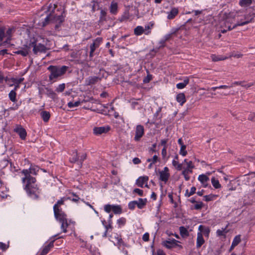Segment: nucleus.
<instances>
[{"label": "nucleus", "instance_id": "nucleus-34", "mask_svg": "<svg viewBox=\"0 0 255 255\" xmlns=\"http://www.w3.org/2000/svg\"><path fill=\"white\" fill-rule=\"evenodd\" d=\"M110 9V12L112 13L115 14L117 12V9H118L117 3L116 2L113 1L111 3Z\"/></svg>", "mask_w": 255, "mask_h": 255}, {"label": "nucleus", "instance_id": "nucleus-12", "mask_svg": "<svg viewBox=\"0 0 255 255\" xmlns=\"http://www.w3.org/2000/svg\"><path fill=\"white\" fill-rule=\"evenodd\" d=\"M102 41V38L101 37H98L95 39L93 42L90 45V51L89 56L90 57H93V53L95 50L100 46L101 43Z\"/></svg>", "mask_w": 255, "mask_h": 255}, {"label": "nucleus", "instance_id": "nucleus-26", "mask_svg": "<svg viewBox=\"0 0 255 255\" xmlns=\"http://www.w3.org/2000/svg\"><path fill=\"white\" fill-rule=\"evenodd\" d=\"M24 80V78H12L11 79L12 82L14 85V90H17L19 88V84Z\"/></svg>", "mask_w": 255, "mask_h": 255}, {"label": "nucleus", "instance_id": "nucleus-52", "mask_svg": "<svg viewBox=\"0 0 255 255\" xmlns=\"http://www.w3.org/2000/svg\"><path fill=\"white\" fill-rule=\"evenodd\" d=\"M126 223V219L125 218H120L117 221V223L118 224L119 226L121 227V226L124 225Z\"/></svg>", "mask_w": 255, "mask_h": 255}, {"label": "nucleus", "instance_id": "nucleus-44", "mask_svg": "<svg viewBox=\"0 0 255 255\" xmlns=\"http://www.w3.org/2000/svg\"><path fill=\"white\" fill-rule=\"evenodd\" d=\"M65 88V84L64 83L59 84L56 88L55 91L58 93H61L64 91Z\"/></svg>", "mask_w": 255, "mask_h": 255}, {"label": "nucleus", "instance_id": "nucleus-48", "mask_svg": "<svg viewBox=\"0 0 255 255\" xmlns=\"http://www.w3.org/2000/svg\"><path fill=\"white\" fill-rule=\"evenodd\" d=\"M137 204V201H133L128 203V208L133 210L135 208Z\"/></svg>", "mask_w": 255, "mask_h": 255}, {"label": "nucleus", "instance_id": "nucleus-53", "mask_svg": "<svg viewBox=\"0 0 255 255\" xmlns=\"http://www.w3.org/2000/svg\"><path fill=\"white\" fill-rule=\"evenodd\" d=\"M152 26H153V24H151L150 26L149 25H147L145 26V28H144V30L145 31H144L145 34L147 35L150 32V31L149 30V29L151 28V27Z\"/></svg>", "mask_w": 255, "mask_h": 255}, {"label": "nucleus", "instance_id": "nucleus-11", "mask_svg": "<svg viewBox=\"0 0 255 255\" xmlns=\"http://www.w3.org/2000/svg\"><path fill=\"white\" fill-rule=\"evenodd\" d=\"M30 50L29 44L28 43L20 47L17 51H14V53L16 54L21 55L23 57H25L29 54Z\"/></svg>", "mask_w": 255, "mask_h": 255}, {"label": "nucleus", "instance_id": "nucleus-7", "mask_svg": "<svg viewBox=\"0 0 255 255\" xmlns=\"http://www.w3.org/2000/svg\"><path fill=\"white\" fill-rule=\"evenodd\" d=\"M55 219L61 224V229L63 233H66L67 232V228H68L70 221H68L67 219V215L65 214L60 215L57 217H55Z\"/></svg>", "mask_w": 255, "mask_h": 255}, {"label": "nucleus", "instance_id": "nucleus-61", "mask_svg": "<svg viewBox=\"0 0 255 255\" xmlns=\"http://www.w3.org/2000/svg\"><path fill=\"white\" fill-rule=\"evenodd\" d=\"M132 162L134 164H138L141 162V160L137 157H135L133 159Z\"/></svg>", "mask_w": 255, "mask_h": 255}, {"label": "nucleus", "instance_id": "nucleus-51", "mask_svg": "<svg viewBox=\"0 0 255 255\" xmlns=\"http://www.w3.org/2000/svg\"><path fill=\"white\" fill-rule=\"evenodd\" d=\"M226 229L222 228V230H218L217 231V234L218 236H225V234L227 233V232H225Z\"/></svg>", "mask_w": 255, "mask_h": 255}, {"label": "nucleus", "instance_id": "nucleus-28", "mask_svg": "<svg viewBox=\"0 0 255 255\" xmlns=\"http://www.w3.org/2000/svg\"><path fill=\"white\" fill-rule=\"evenodd\" d=\"M146 203H147V199L146 198H145V199L139 198L138 201H137L136 206L138 207V208L141 209H143L145 207V206L146 204Z\"/></svg>", "mask_w": 255, "mask_h": 255}, {"label": "nucleus", "instance_id": "nucleus-2", "mask_svg": "<svg viewBox=\"0 0 255 255\" xmlns=\"http://www.w3.org/2000/svg\"><path fill=\"white\" fill-rule=\"evenodd\" d=\"M69 67L67 66L50 65L47 70L50 71L49 79L55 82L57 79L61 78L67 71Z\"/></svg>", "mask_w": 255, "mask_h": 255}, {"label": "nucleus", "instance_id": "nucleus-13", "mask_svg": "<svg viewBox=\"0 0 255 255\" xmlns=\"http://www.w3.org/2000/svg\"><path fill=\"white\" fill-rule=\"evenodd\" d=\"M13 130L19 135L21 139L24 140L26 138L27 135L26 130L21 125H16Z\"/></svg>", "mask_w": 255, "mask_h": 255}, {"label": "nucleus", "instance_id": "nucleus-21", "mask_svg": "<svg viewBox=\"0 0 255 255\" xmlns=\"http://www.w3.org/2000/svg\"><path fill=\"white\" fill-rule=\"evenodd\" d=\"M178 9L176 7H173L171 10L168 12L167 18L168 19H173L178 13Z\"/></svg>", "mask_w": 255, "mask_h": 255}, {"label": "nucleus", "instance_id": "nucleus-10", "mask_svg": "<svg viewBox=\"0 0 255 255\" xmlns=\"http://www.w3.org/2000/svg\"><path fill=\"white\" fill-rule=\"evenodd\" d=\"M178 241L175 240H169L168 241H165L163 242V245L167 249L172 248H179L181 249L182 246L178 244Z\"/></svg>", "mask_w": 255, "mask_h": 255}, {"label": "nucleus", "instance_id": "nucleus-19", "mask_svg": "<svg viewBox=\"0 0 255 255\" xmlns=\"http://www.w3.org/2000/svg\"><path fill=\"white\" fill-rule=\"evenodd\" d=\"M117 240V246H118V248L119 249V250L122 251L123 253L125 254V255H127V251L126 250H125V248L127 246L124 244L122 239L119 237H118Z\"/></svg>", "mask_w": 255, "mask_h": 255}, {"label": "nucleus", "instance_id": "nucleus-64", "mask_svg": "<svg viewBox=\"0 0 255 255\" xmlns=\"http://www.w3.org/2000/svg\"><path fill=\"white\" fill-rule=\"evenodd\" d=\"M72 195L75 197V198H74L72 199H71V200L72 201H73V202H77V201H79V200L80 199V198L78 196H77L74 193H72Z\"/></svg>", "mask_w": 255, "mask_h": 255}, {"label": "nucleus", "instance_id": "nucleus-15", "mask_svg": "<svg viewBox=\"0 0 255 255\" xmlns=\"http://www.w3.org/2000/svg\"><path fill=\"white\" fill-rule=\"evenodd\" d=\"M144 134V128L142 126L138 125L136 126L135 130V135L134 140L138 141Z\"/></svg>", "mask_w": 255, "mask_h": 255}, {"label": "nucleus", "instance_id": "nucleus-50", "mask_svg": "<svg viewBox=\"0 0 255 255\" xmlns=\"http://www.w3.org/2000/svg\"><path fill=\"white\" fill-rule=\"evenodd\" d=\"M48 93L47 94L48 96L53 99H54L56 97V94L52 90H49L48 91Z\"/></svg>", "mask_w": 255, "mask_h": 255}, {"label": "nucleus", "instance_id": "nucleus-25", "mask_svg": "<svg viewBox=\"0 0 255 255\" xmlns=\"http://www.w3.org/2000/svg\"><path fill=\"white\" fill-rule=\"evenodd\" d=\"M148 180L147 176H141L139 177L136 180V184L140 187H142L144 183H146Z\"/></svg>", "mask_w": 255, "mask_h": 255}, {"label": "nucleus", "instance_id": "nucleus-23", "mask_svg": "<svg viewBox=\"0 0 255 255\" xmlns=\"http://www.w3.org/2000/svg\"><path fill=\"white\" fill-rule=\"evenodd\" d=\"M205 243L203 235L201 233L199 232L197 234L196 247L197 248H200Z\"/></svg>", "mask_w": 255, "mask_h": 255}, {"label": "nucleus", "instance_id": "nucleus-49", "mask_svg": "<svg viewBox=\"0 0 255 255\" xmlns=\"http://www.w3.org/2000/svg\"><path fill=\"white\" fill-rule=\"evenodd\" d=\"M187 152L186 150V145H182L180 150V154L184 156L187 154Z\"/></svg>", "mask_w": 255, "mask_h": 255}, {"label": "nucleus", "instance_id": "nucleus-5", "mask_svg": "<svg viewBox=\"0 0 255 255\" xmlns=\"http://www.w3.org/2000/svg\"><path fill=\"white\" fill-rule=\"evenodd\" d=\"M52 18H53L54 21L57 23L55 25L56 29H58L61 23H62L64 20V17L62 15L53 17V15L50 13L48 14L44 18V21L42 22V26H45L50 20H52Z\"/></svg>", "mask_w": 255, "mask_h": 255}, {"label": "nucleus", "instance_id": "nucleus-31", "mask_svg": "<svg viewBox=\"0 0 255 255\" xmlns=\"http://www.w3.org/2000/svg\"><path fill=\"white\" fill-rule=\"evenodd\" d=\"M189 82V80L188 78H185L184 80V81L182 83H178L177 85H176V87L177 88H178V89H183L188 84Z\"/></svg>", "mask_w": 255, "mask_h": 255}, {"label": "nucleus", "instance_id": "nucleus-56", "mask_svg": "<svg viewBox=\"0 0 255 255\" xmlns=\"http://www.w3.org/2000/svg\"><path fill=\"white\" fill-rule=\"evenodd\" d=\"M203 206V203L200 202L196 204L194 206V208L196 210H200L202 208Z\"/></svg>", "mask_w": 255, "mask_h": 255}, {"label": "nucleus", "instance_id": "nucleus-45", "mask_svg": "<svg viewBox=\"0 0 255 255\" xmlns=\"http://www.w3.org/2000/svg\"><path fill=\"white\" fill-rule=\"evenodd\" d=\"M107 12L104 9H101L100 11V17L99 19V21H102L106 19Z\"/></svg>", "mask_w": 255, "mask_h": 255}, {"label": "nucleus", "instance_id": "nucleus-47", "mask_svg": "<svg viewBox=\"0 0 255 255\" xmlns=\"http://www.w3.org/2000/svg\"><path fill=\"white\" fill-rule=\"evenodd\" d=\"M232 86H227V85H221L220 86H218V87H212L211 88V90H212L213 91H215L217 89H228V88H232Z\"/></svg>", "mask_w": 255, "mask_h": 255}, {"label": "nucleus", "instance_id": "nucleus-6", "mask_svg": "<svg viewBox=\"0 0 255 255\" xmlns=\"http://www.w3.org/2000/svg\"><path fill=\"white\" fill-rule=\"evenodd\" d=\"M68 199H71L70 197H62L59 200L57 203L53 206V211L54 217L60 216V215L65 214L64 212L62 210L61 206L63 205L64 202Z\"/></svg>", "mask_w": 255, "mask_h": 255}, {"label": "nucleus", "instance_id": "nucleus-33", "mask_svg": "<svg viewBox=\"0 0 255 255\" xmlns=\"http://www.w3.org/2000/svg\"><path fill=\"white\" fill-rule=\"evenodd\" d=\"M15 91L16 90H12L8 94V97L12 102H15L16 101V93Z\"/></svg>", "mask_w": 255, "mask_h": 255}, {"label": "nucleus", "instance_id": "nucleus-20", "mask_svg": "<svg viewBox=\"0 0 255 255\" xmlns=\"http://www.w3.org/2000/svg\"><path fill=\"white\" fill-rule=\"evenodd\" d=\"M179 29L178 28H176L175 29H174V30H173L172 32H171V33H169V34H166L165 36H164V40H162L160 41V43H164L165 41H168L169 40V39H170L173 36H175L176 35V33L177 32V31H178Z\"/></svg>", "mask_w": 255, "mask_h": 255}, {"label": "nucleus", "instance_id": "nucleus-40", "mask_svg": "<svg viewBox=\"0 0 255 255\" xmlns=\"http://www.w3.org/2000/svg\"><path fill=\"white\" fill-rule=\"evenodd\" d=\"M81 102L80 101H76V102H69L68 103V107L70 108H73L74 107H77L79 106Z\"/></svg>", "mask_w": 255, "mask_h": 255}, {"label": "nucleus", "instance_id": "nucleus-1", "mask_svg": "<svg viewBox=\"0 0 255 255\" xmlns=\"http://www.w3.org/2000/svg\"><path fill=\"white\" fill-rule=\"evenodd\" d=\"M39 170L38 166L31 165L28 169H24L20 171L21 182L24 190L27 195L33 199H37L39 193V187L36 184V179L31 175H36Z\"/></svg>", "mask_w": 255, "mask_h": 255}, {"label": "nucleus", "instance_id": "nucleus-46", "mask_svg": "<svg viewBox=\"0 0 255 255\" xmlns=\"http://www.w3.org/2000/svg\"><path fill=\"white\" fill-rule=\"evenodd\" d=\"M211 58H212V60L213 61H215V62L218 61H221V60H224L226 59V57L223 58V57H222L221 56H216L215 55H211Z\"/></svg>", "mask_w": 255, "mask_h": 255}, {"label": "nucleus", "instance_id": "nucleus-39", "mask_svg": "<svg viewBox=\"0 0 255 255\" xmlns=\"http://www.w3.org/2000/svg\"><path fill=\"white\" fill-rule=\"evenodd\" d=\"M108 224H106L105 220L102 221V223L103 225L104 226L106 230L107 231H108L109 229H112V221H108Z\"/></svg>", "mask_w": 255, "mask_h": 255}, {"label": "nucleus", "instance_id": "nucleus-60", "mask_svg": "<svg viewBox=\"0 0 255 255\" xmlns=\"http://www.w3.org/2000/svg\"><path fill=\"white\" fill-rule=\"evenodd\" d=\"M187 168L186 169H189L192 170V168L194 167V165H193L192 162L191 161H190L188 162H187Z\"/></svg>", "mask_w": 255, "mask_h": 255}, {"label": "nucleus", "instance_id": "nucleus-8", "mask_svg": "<svg viewBox=\"0 0 255 255\" xmlns=\"http://www.w3.org/2000/svg\"><path fill=\"white\" fill-rule=\"evenodd\" d=\"M250 20H248L246 21L243 22H238L236 24H235L233 27L231 26V23L232 22V20L229 17H227L225 21V27L227 28L228 31L231 30L235 28L238 26H242L245 24H247L250 22Z\"/></svg>", "mask_w": 255, "mask_h": 255}, {"label": "nucleus", "instance_id": "nucleus-3", "mask_svg": "<svg viewBox=\"0 0 255 255\" xmlns=\"http://www.w3.org/2000/svg\"><path fill=\"white\" fill-rule=\"evenodd\" d=\"M14 31V28L13 27L7 28L4 26L0 27V42L4 39L6 42L10 41Z\"/></svg>", "mask_w": 255, "mask_h": 255}, {"label": "nucleus", "instance_id": "nucleus-17", "mask_svg": "<svg viewBox=\"0 0 255 255\" xmlns=\"http://www.w3.org/2000/svg\"><path fill=\"white\" fill-rule=\"evenodd\" d=\"M101 78L98 76H90L85 80L87 85H91L95 84L100 81Z\"/></svg>", "mask_w": 255, "mask_h": 255}, {"label": "nucleus", "instance_id": "nucleus-18", "mask_svg": "<svg viewBox=\"0 0 255 255\" xmlns=\"http://www.w3.org/2000/svg\"><path fill=\"white\" fill-rule=\"evenodd\" d=\"M55 240L51 241L47 245L43 247L40 253V255H46L54 246V242Z\"/></svg>", "mask_w": 255, "mask_h": 255}, {"label": "nucleus", "instance_id": "nucleus-32", "mask_svg": "<svg viewBox=\"0 0 255 255\" xmlns=\"http://www.w3.org/2000/svg\"><path fill=\"white\" fill-rule=\"evenodd\" d=\"M144 28L141 26H137L134 29V33L136 35H140L142 33H144Z\"/></svg>", "mask_w": 255, "mask_h": 255}, {"label": "nucleus", "instance_id": "nucleus-37", "mask_svg": "<svg viewBox=\"0 0 255 255\" xmlns=\"http://www.w3.org/2000/svg\"><path fill=\"white\" fill-rule=\"evenodd\" d=\"M241 241V235L236 236L232 242V246L233 247H235L237 246Z\"/></svg>", "mask_w": 255, "mask_h": 255}, {"label": "nucleus", "instance_id": "nucleus-16", "mask_svg": "<svg viewBox=\"0 0 255 255\" xmlns=\"http://www.w3.org/2000/svg\"><path fill=\"white\" fill-rule=\"evenodd\" d=\"M168 172L169 169L167 167H165L163 171L159 172L160 179L161 181H164V182H167L170 176Z\"/></svg>", "mask_w": 255, "mask_h": 255}, {"label": "nucleus", "instance_id": "nucleus-54", "mask_svg": "<svg viewBox=\"0 0 255 255\" xmlns=\"http://www.w3.org/2000/svg\"><path fill=\"white\" fill-rule=\"evenodd\" d=\"M157 160H158V156L156 155H154L153 156V162H151L150 163V164L148 165V168H151L152 164L154 163H155L157 162Z\"/></svg>", "mask_w": 255, "mask_h": 255}, {"label": "nucleus", "instance_id": "nucleus-22", "mask_svg": "<svg viewBox=\"0 0 255 255\" xmlns=\"http://www.w3.org/2000/svg\"><path fill=\"white\" fill-rule=\"evenodd\" d=\"M69 161L71 163H77L78 164L79 155L76 150H74L72 152L71 157L69 158Z\"/></svg>", "mask_w": 255, "mask_h": 255}, {"label": "nucleus", "instance_id": "nucleus-14", "mask_svg": "<svg viewBox=\"0 0 255 255\" xmlns=\"http://www.w3.org/2000/svg\"><path fill=\"white\" fill-rule=\"evenodd\" d=\"M110 129L109 126L95 127L93 129V133L96 135H100L102 133H107Z\"/></svg>", "mask_w": 255, "mask_h": 255}, {"label": "nucleus", "instance_id": "nucleus-57", "mask_svg": "<svg viewBox=\"0 0 255 255\" xmlns=\"http://www.w3.org/2000/svg\"><path fill=\"white\" fill-rule=\"evenodd\" d=\"M133 192L138 194L139 196H142L143 195V191L138 188L134 189Z\"/></svg>", "mask_w": 255, "mask_h": 255}, {"label": "nucleus", "instance_id": "nucleus-62", "mask_svg": "<svg viewBox=\"0 0 255 255\" xmlns=\"http://www.w3.org/2000/svg\"><path fill=\"white\" fill-rule=\"evenodd\" d=\"M204 198L206 201H209L212 200V195H206V196H204Z\"/></svg>", "mask_w": 255, "mask_h": 255}, {"label": "nucleus", "instance_id": "nucleus-24", "mask_svg": "<svg viewBox=\"0 0 255 255\" xmlns=\"http://www.w3.org/2000/svg\"><path fill=\"white\" fill-rule=\"evenodd\" d=\"M176 99L181 106H182L186 102L185 96L183 93L178 94L176 96Z\"/></svg>", "mask_w": 255, "mask_h": 255}, {"label": "nucleus", "instance_id": "nucleus-36", "mask_svg": "<svg viewBox=\"0 0 255 255\" xmlns=\"http://www.w3.org/2000/svg\"><path fill=\"white\" fill-rule=\"evenodd\" d=\"M252 3V0H241L239 4L242 6H248L251 5Z\"/></svg>", "mask_w": 255, "mask_h": 255}, {"label": "nucleus", "instance_id": "nucleus-9", "mask_svg": "<svg viewBox=\"0 0 255 255\" xmlns=\"http://www.w3.org/2000/svg\"><path fill=\"white\" fill-rule=\"evenodd\" d=\"M104 210L108 213L112 211L116 214H121L122 212L121 206L116 205L106 204L104 206Z\"/></svg>", "mask_w": 255, "mask_h": 255}, {"label": "nucleus", "instance_id": "nucleus-27", "mask_svg": "<svg viewBox=\"0 0 255 255\" xmlns=\"http://www.w3.org/2000/svg\"><path fill=\"white\" fill-rule=\"evenodd\" d=\"M40 116H41L43 121L45 123L48 122L50 118V113L49 112H47L46 111H42L40 113Z\"/></svg>", "mask_w": 255, "mask_h": 255}, {"label": "nucleus", "instance_id": "nucleus-35", "mask_svg": "<svg viewBox=\"0 0 255 255\" xmlns=\"http://www.w3.org/2000/svg\"><path fill=\"white\" fill-rule=\"evenodd\" d=\"M211 182L213 185V186L216 188L218 189L221 188V184L219 183V181L218 180H217L215 179V177H213L211 179Z\"/></svg>", "mask_w": 255, "mask_h": 255}, {"label": "nucleus", "instance_id": "nucleus-29", "mask_svg": "<svg viewBox=\"0 0 255 255\" xmlns=\"http://www.w3.org/2000/svg\"><path fill=\"white\" fill-rule=\"evenodd\" d=\"M198 180L202 183L204 187H206V182L209 180V178L206 175L201 174L199 176Z\"/></svg>", "mask_w": 255, "mask_h": 255}, {"label": "nucleus", "instance_id": "nucleus-42", "mask_svg": "<svg viewBox=\"0 0 255 255\" xmlns=\"http://www.w3.org/2000/svg\"><path fill=\"white\" fill-rule=\"evenodd\" d=\"M255 14V11H253L252 13H250L249 14L245 15L244 16V18L246 21L248 20H250V22H251L254 18V15Z\"/></svg>", "mask_w": 255, "mask_h": 255}, {"label": "nucleus", "instance_id": "nucleus-58", "mask_svg": "<svg viewBox=\"0 0 255 255\" xmlns=\"http://www.w3.org/2000/svg\"><path fill=\"white\" fill-rule=\"evenodd\" d=\"M149 234L148 233H145L142 237V240L145 241L147 242L149 240Z\"/></svg>", "mask_w": 255, "mask_h": 255}, {"label": "nucleus", "instance_id": "nucleus-30", "mask_svg": "<svg viewBox=\"0 0 255 255\" xmlns=\"http://www.w3.org/2000/svg\"><path fill=\"white\" fill-rule=\"evenodd\" d=\"M179 231H180V235L183 237V238H186V237H187L189 236V232L188 231V230H187V229L186 228H185L184 227H180L179 228Z\"/></svg>", "mask_w": 255, "mask_h": 255}, {"label": "nucleus", "instance_id": "nucleus-4", "mask_svg": "<svg viewBox=\"0 0 255 255\" xmlns=\"http://www.w3.org/2000/svg\"><path fill=\"white\" fill-rule=\"evenodd\" d=\"M30 49L33 48L32 51L35 54L38 53H45L47 51L46 46L41 43H37L36 40L35 38H32L29 42Z\"/></svg>", "mask_w": 255, "mask_h": 255}, {"label": "nucleus", "instance_id": "nucleus-63", "mask_svg": "<svg viewBox=\"0 0 255 255\" xmlns=\"http://www.w3.org/2000/svg\"><path fill=\"white\" fill-rule=\"evenodd\" d=\"M151 79V75H148L144 80L143 82L144 83H148L149 82Z\"/></svg>", "mask_w": 255, "mask_h": 255}, {"label": "nucleus", "instance_id": "nucleus-55", "mask_svg": "<svg viewBox=\"0 0 255 255\" xmlns=\"http://www.w3.org/2000/svg\"><path fill=\"white\" fill-rule=\"evenodd\" d=\"M166 148V146H165L161 151V154L163 159H165L166 158V156L167 154Z\"/></svg>", "mask_w": 255, "mask_h": 255}, {"label": "nucleus", "instance_id": "nucleus-41", "mask_svg": "<svg viewBox=\"0 0 255 255\" xmlns=\"http://www.w3.org/2000/svg\"><path fill=\"white\" fill-rule=\"evenodd\" d=\"M196 190V188L195 187H192L191 188V190L189 192L188 191V190L187 189L186 191L185 194V196L189 197L191 196V195H193L195 193Z\"/></svg>", "mask_w": 255, "mask_h": 255}, {"label": "nucleus", "instance_id": "nucleus-38", "mask_svg": "<svg viewBox=\"0 0 255 255\" xmlns=\"http://www.w3.org/2000/svg\"><path fill=\"white\" fill-rule=\"evenodd\" d=\"M87 154L86 153H83L80 156H79V162L78 165L80 167L82 166L83 162L86 159Z\"/></svg>", "mask_w": 255, "mask_h": 255}, {"label": "nucleus", "instance_id": "nucleus-43", "mask_svg": "<svg viewBox=\"0 0 255 255\" xmlns=\"http://www.w3.org/2000/svg\"><path fill=\"white\" fill-rule=\"evenodd\" d=\"M192 172V170L189 169H186L182 171V174L184 175L186 180L187 181L189 179V176H188V174Z\"/></svg>", "mask_w": 255, "mask_h": 255}, {"label": "nucleus", "instance_id": "nucleus-59", "mask_svg": "<svg viewBox=\"0 0 255 255\" xmlns=\"http://www.w3.org/2000/svg\"><path fill=\"white\" fill-rule=\"evenodd\" d=\"M245 82L244 81H236L233 83L231 86H232V87L233 86L235 85H241L242 86V85L243 83H244Z\"/></svg>", "mask_w": 255, "mask_h": 255}]
</instances>
